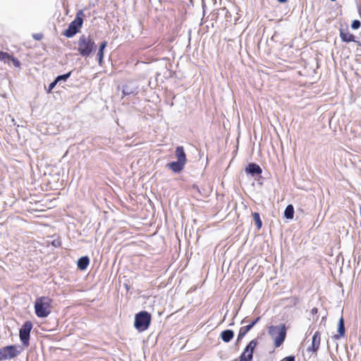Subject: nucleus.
I'll return each instance as SVG.
<instances>
[{
	"label": "nucleus",
	"instance_id": "nucleus-21",
	"mask_svg": "<svg viewBox=\"0 0 361 361\" xmlns=\"http://www.w3.org/2000/svg\"><path fill=\"white\" fill-rule=\"evenodd\" d=\"M8 59H10V55L6 52L0 51V61L6 62Z\"/></svg>",
	"mask_w": 361,
	"mask_h": 361
},
{
	"label": "nucleus",
	"instance_id": "nucleus-32",
	"mask_svg": "<svg viewBox=\"0 0 361 361\" xmlns=\"http://www.w3.org/2000/svg\"><path fill=\"white\" fill-rule=\"evenodd\" d=\"M259 317H257L255 321H253L250 324L247 325V326H250V329L254 326V325L259 321Z\"/></svg>",
	"mask_w": 361,
	"mask_h": 361
},
{
	"label": "nucleus",
	"instance_id": "nucleus-11",
	"mask_svg": "<svg viewBox=\"0 0 361 361\" xmlns=\"http://www.w3.org/2000/svg\"><path fill=\"white\" fill-rule=\"evenodd\" d=\"M177 161L186 164V156L183 147H178L175 152Z\"/></svg>",
	"mask_w": 361,
	"mask_h": 361
},
{
	"label": "nucleus",
	"instance_id": "nucleus-25",
	"mask_svg": "<svg viewBox=\"0 0 361 361\" xmlns=\"http://www.w3.org/2000/svg\"><path fill=\"white\" fill-rule=\"evenodd\" d=\"M58 82L59 81L56 78V80L54 82L50 83L49 87V92L51 91L52 89H54V87L56 86V85L57 84Z\"/></svg>",
	"mask_w": 361,
	"mask_h": 361
},
{
	"label": "nucleus",
	"instance_id": "nucleus-17",
	"mask_svg": "<svg viewBox=\"0 0 361 361\" xmlns=\"http://www.w3.org/2000/svg\"><path fill=\"white\" fill-rule=\"evenodd\" d=\"M294 216V208L292 204H288L284 212V216L287 219H292Z\"/></svg>",
	"mask_w": 361,
	"mask_h": 361
},
{
	"label": "nucleus",
	"instance_id": "nucleus-2",
	"mask_svg": "<svg viewBox=\"0 0 361 361\" xmlns=\"http://www.w3.org/2000/svg\"><path fill=\"white\" fill-rule=\"evenodd\" d=\"M268 332L274 341V346L276 348L280 347L283 344L286 336V326L283 324L279 326H271L269 327Z\"/></svg>",
	"mask_w": 361,
	"mask_h": 361
},
{
	"label": "nucleus",
	"instance_id": "nucleus-30",
	"mask_svg": "<svg viewBox=\"0 0 361 361\" xmlns=\"http://www.w3.org/2000/svg\"><path fill=\"white\" fill-rule=\"evenodd\" d=\"M259 317H257L255 321H253L250 324L247 325V326H250V329L254 326V325L259 321Z\"/></svg>",
	"mask_w": 361,
	"mask_h": 361
},
{
	"label": "nucleus",
	"instance_id": "nucleus-1",
	"mask_svg": "<svg viewBox=\"0 0 361 361\" xmlns=\"http://www.w3.org/2000/svg\"><path fill=\"white\" fill-rule=\"evenodd\" d=\"M52 300L48 297H39L35 302V310L37 317H47L51 312Z\"/></svg>",
	"mask_w": 361,
	"mask_h": 361
},
{
	"label": "nucleus",
	"instance_id": "nucleus-27",
	"mask_svg": "<svg viewBox=\"0 0 361 361\" xmlns=\"http://www.w3.org/2000/svg\"><path fill=\"white\" fill-rule=\"evenodd\" d=\"M283 361H295V357L293 356H288L285 357Z\"/></svg>",
	"mask_w": 361,
	"mask_h": 361
},
{
	"label": "nucleus",
	"instance_id": "nucleus-12",
	"mask_svg": "<svg viewBox=\"0 0 361 361\" xmlns=\"http://www.w3.org/2000/svg\"><path fill=\"white\" fill-rule=\"evenodd\" d=\"M246 170L252 175L260 174L262 173L260 167L255 164H249Z\"/></svg>",
	"mask_w": 361,
	"mask_h": 361
},
{
	"label": "nucleus",
	"instance_id": "nucleus-23",
	"mask_svg": "<svg viewBox=\"0 0 361 361\" xmlns=\"http://www.w3.org/2000/svg\"><path fill=\"white\" fill-rule=\"evenodd\" d=\"M71 75V72L70 73H68L66 74H64V75H59L56 78L57 80L58 81H60V80H66Z\"/></svg>",
	"mask_w": 361,
	"mask_h": 361
},
{
	"label": "nucleus",
	"instance_id": "nucleus-22",
	"mask_svg": "<svg viewBox=\"0 0 361 361\" xmlns=\"http://www.w3.org/2000/svg\"><path fill=\"white\" fill-rule=\"evenodd\" d=\"M360 22L358 20H354L351 24V27L353 30H357L360 27Z\"/></svg>",
	"mask_w": 361,
	"mask_h": 361
},
{
	"label": "nucleus",
	"instance_id": "nucleus-20",
	"mask_svg": "<svg viewBox=\"0 0 361 361\" xmlns=\"http://www.w3.org/2000/svg\"><path fill=\"white\" fill-rule=\"evenodd\" d=\"M253 219L257 225L258 229L261 228L262 226V221L260 219L259 214L257 212L252 214Z\"/></svg>",
	"mask_w": 361,
	"mask_h": 361
},
{
	"label": "nucleus",
	"instance_id": "nucleus-24",
	"mask_svg": "<svg viewBox=\"0 0 361 361\" xmlns=\"http://www.w3.org/2000/svg\"><path fill=\"white\" fill-rule=\"evenodd\" d=\"M10 59H11L12 62H13V64L16 66V67H20V62L18 59L12 57L10 56Z\"/></svg>",
	"mask_w": 361,
	"mask_h": 361
},
{
	"label": "nucleus",
	"instance_id": "nucleus-26",
	"mask_svg": "<svg viewBox=\"0 0 361 361\" xmlns=\"http://www.w3.org/2000/svg\"><path fill=\"white\" fill-rule=\"evenodd\" d=\"M123 94H131V93H133V91H131V90L130 91V90L128 89V87H125L123 88Z\"/></svg>",
	"mask_w": 361,
	"mask_h": 361
},
{
	"label": "nucleus",
	"instance_id": "nucleus-18",
	"mask_svg": "<svg viewBox=\"0 0 361 361\" xmlns=\"http://www.w3.org/2000/svg\"><path fill=\"white\" fill-rule=\"evenodd\" d=\"M338 332L340 336H343L345 334L344 320L343 317L339 319L338 325Z\"/></svg>",
	"mask_w": 361,
	"mask_h": 361
},
{
	"label": "nucleus",
	"instance_id": "nucleus-31",
	"mask_svg": "<svg viewBox=\"0 0 361 361\" xmlns=\"http://www.w3.org/2000/svg\"><path fill=\"white\" fill-rule=\"evenodd\" d=\"M259 317H257L255 321H253L250 324L247 325V326H250V329L254 326V325L259 321Z\"/></svg>",
	"mask_w": 361,
	"mask_h": 361
},
{
	"label": "nucleus",
	"instance_id": "nucleus-6",
	"mask_svg": "<svg viewBox=\"0 0 361 361\" xmlns=\"http://www.w3.org/2000/svg\"><path fill=\"white\" fill-rule=\"evenodd\" d=\"M20 353L15 345H8L0 348V360H8L16 357Z\"/></svg>",
	"mask_w": 361,
	"mask_h": 361
},
{
	"label": "nucleus",
	"instance_id": "nucleus-29",
	"mask_svg": "<svg viewBox=\"0 0 361 361\" xmlns=\"http://www.w3.org/2000/svg\"><path fill=\"white\" fill-rule=\"evenodd\" d=\"M259 317H257L255 321H253L250 324L247 325V326H250V329L254 326V325L259 321Z\"/></svg>",
	"mask_w": 361,
	"mask_h": 361
},
{
	"label": "nucleus",
	"instance_id": "nucleus-4",
	"mask_svg": "<svg viewBox=\"0 0 361 361\" xmlns=\"http://www.w3.org/2000/svg\"><path fill=\"white\" fill-rule=\"evenodd\" d=\"M151 315L145 311L139 312L135 317V327L140 331L146 330L150 324Z\"/></svg>",
	"mask_w": 361,
	"mask_h": 361
},
{
	"label": "nucleus",
	"instance_id": "nucleus-15",
	"mask_svg": "<svg viewBox=\"0 0 361 361\" xmlns=\"http://www.w3.org/2000/svg\"><path fill=\"white\" fill-rule=\"evenodd\" d=\"M89 258L87 257H80L78 261V267L81 270H84L89 264Z\"/></svg>",
	"mask_w": 361,
	"mask_h": 361
},
{
	"label": "nucleus",
	"instance_id": "nucleus-28",
	"mask_svg": "<svg viewBox=\"0 0 361 361\" xmlns=\"http://www.w3.org/2000/svg\"><path fill=\"white\" fill-rule=\"evenodd\" d=\"M259 317H257L255 321H253L250 324L247 325V326H250V329L254 326V325L259 321Z\"/></svg>",
	"mask_w": 361,
	"mask_h": 361
},
{
	"label": "nucleus",
	"instance_id": "nucleus-10",
	"mask_svg": "<svg viewBox=\"0 0 361 361\" xmlns=\"http://www.w3.org/2000/svg\"><path fill=\"white\" fill-rule=\"evenodd\" d=\"M185 165L183 162L176 161L167 164L166 166L175 173H180Z\"/></svg>",
	"mask_w": 361,
	"mask_h": 361
},
{
	"label": "nucleus",
	"instance_id": "nucleus-7",
	"mask_svg": "<svg viewBox=\"0 0 361 361\" xmlns=\"http://www.w3.org/2000/svg\"><path fill=\"white\" fill-rule=\"evenodd\" d=\"M82 24V19L79 16V14L76 16L75 19L71 23L67 30L64 32V35L67 37H71L75 35L78 29L81 27Z\"/></svg>",
	"mask_w": 361,
	"mask_h": 361
},
{
	"label": "nucleus",
	"instance_id": "nucleus-5",
	"mask_svg": "<svg viewBox=\"0 0 361 361\" xmlns=\"http://www.w3.org/2000/svg\"><path fill=\"white\" fill-rule=\"evenodd\" d=\"M321 343V334L319 331H316L312 338L311 345L305 350H302V355L305 357H310L312 354H316L318 351Z\"/></svg>",
	"mask_w": 361,
	"mask_h": 361
},
{
	"label": "nucleus",
	"instance_id": "nucleus-16",
	"mask_svg": "<svg viewBox=\"0 0 361 361\" xmlns=\"http://www.w3.org/2000/svg\"><path fill=\"white\" fill-rule=\"evenodd\" d=\"M106 45H107V42H103L99 46V51L97 53V56H98L99 63L100 65L102 64V60L104 58V49L106 48Z\"/></svg>",
	"mask_w": 361,
	"mask_h": 361
},
{
	"label": "nucleus",
	"instance_id": "nucleus-8",
	"mask_svg": "<svg viewBox=\"0 0 361 361\" xmlns=\"http://www.w3.org/2000/svg\"><path fill=\"white\" fill-rule=\"evenodd\" d=\"M257 344V343L255 340L251 341L241 355L240 361H250L252 358L253 350Z\"/></svg>",
	"mask_w": 361,
	"mask_h": 361
},
{
	"label": "nucleus",
	"instance_id": "nucleus-14",
	"mask_svg": "<svg viewBox=\"0 0 361 361\" xmlns=\"http://www.w3.org/2000/svg\"><path fill=\"white\" fill-rule=\"evenodd\" d=\"M340 36L343 42H350L354 41V36L348 32L341 30Z\"/></svg>",
	"mask_w": 361,
	"mask_h": 361
},
{
	"label": "nucleus",
	"instance_id": "nucleus-33",
	"mask_svg": "<svg viewBox=\"0 0 361 361\" xmlns=\"http://www.w3.org/2000/svg\"><path fill=\"white\" fill-rule=\"evenodd\" d=\"M280 3H285L288 0H277Z\"/></svg>",
	"mask_w": 361,
	"mask_h": 361
},
{
	"label": "nucleus",
	"instance_id": "nucleus-3",
	"mask_svg": "<svg viewBox=\"0 0 361 361\" xmlns=\"http://www.w3.org/2000/svg\"><path fill=\"white\" fill-rule=\"evenodd\" d=\"M95 49L94 42L89 36L82 35L78 42V50L83 56H88Z\"/></svg>",
	"mask_w": 361,
	"mask_h": 361
},
{
	"label": "nucleus",
	"instance_id": "nucleus-9",
	"mask_svg": "<svg viewBox=\"0 0 361 361\" xmlns=\"http://www.w3.org/2000/svg\"><path fill=\"white\" fill-rule=\"evenodd\" d=\"M32 324L30 322H25L20 329V338L21 341L25 345L28 344L30 333L32 329Z\"/></svg>",
	"mask_w": 361,
	"mask_h": 361
},
{
	"label": "nucleus",
	"instance_id": "nucleus-19",
	"mask_svg": "<svg viewBox=\"0 0 361 361\" xmlns=\"http://www.w3.org/2000/svg\"><path fill=\"white\" fill-rule=\"evenodd\" d=\"M250 330V326H243L240 329V331H239V334H238V340L239 341L240 339L243 338L245 335Z\"/></svg>",
	"mask_w": 361,
	"mask_h": 361
},
{
	"label": "nucleus",
	"instance_id": "nucleus-13",
	"mask_svg": "<svg viewBox=\"0 0 361 361\" xmlns=\"http://www.w3.org/2000/svg\"><path fill=\"white\" fill-rule=\"evenodd\" d=\"M234 336V333L232 330H225L221 332V338L224 342H229Z\"/></svg>",
	"mask_w": 361,
	"mask_h": 361
}]
</instances>
